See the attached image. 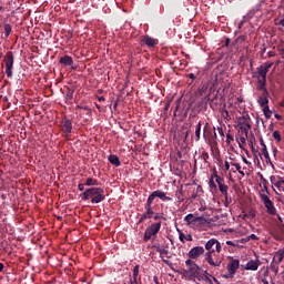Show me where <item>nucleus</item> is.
<instances>
[{
    "label": "nucleus",
    "instance_id": "obj_44",
    "mask_svg": "<svg viewBox=\"0 0 284 284\" xmlns=\"http://www.w3.org/2000/svg\"><path fill=\"white\" fill-rule=\"evenodd\" d=\"M261 199H262L263 203H267L271 201L266 194H261Z\"/></svg>",
    "mask_w": 284,
    "mask_h": 284
},
{
    "label": "nucleus",
    "instance_id": "obj_28",
    "mask_svg": "<svg viewBox=\"0 0 284 284\" xmlns=\"http://www.w3.org/2000/svg\"><path fill=\"white\" fill-rule=\"evenodd\" d=\"M262 154H263L266 163H272V159L270 158V152H267L266 145H264V148H262Z\"/></svg>",
    "mask_w": 284,
    "mask_h": 284
},
{
    "label": "nucleus",
    "instance_id": "obj_63",
    "mask_svg": "<svg viewBox=\"0 0 284 284\" xmlns=\"http://www.w3.org/2000/svg\"><path fill=\"white\" fill-rule=\"evenodd\" d=\"M237 243H243V244H245L246 242H245V237H243V239H241L240 241H237Z\"/></svg>",
    "mask_w": 284,
    "mask_h": 284
},
{
    "label": "nucleus",
    "instance_id": "obj_56",
    "mask_svg": "<svg viewBox=\"0 0 284 284\" xmlns=\"http://www.w3.org/2000/svg\"><path fill=\"white\" fill-rule=\"evenodd\" d=\"M95 108H97V110H99V112H103V108L101 105L95 104Z\"/></svg>",
    "mask_w": 284,
    "mask_h": 284
},
{
    "label": "nucleus",
    "instance_id": "obj_22",
    "mask_svg": "<svg viewBox=\"0 0 284 284\" xmlns=\"http://www.w3.org/2000/svg\"><path fill=\"white\" fill-rule=\"evenodd\" d=\"M156 252L160 253V257L162 258V261L165 263V265H170V261L163 258V256H168L170 254L169 250L165 248H161V247H156Z\"/></svg>",
    "mask_w": 284,
    "mask_h": 284
},
{
    "label": "nucleus",
    "instance_id": "obj_62",
    "mask_svg": "<svg viewBox=\"0 0 284 284\" xmlns=\"http://www.w3.org/2000/svg\"><path fill=\"white\" fill-rule=\"evenodd\" d=\"M230 43H231V40H230V38H227V39L225 40V45L227 47V45H230Z\"/></svg>",
    "mask_w": 284,
    "mask_h": 284
},
{
    "label": "nucleus",
    "instance_id": "obj_38",
    "mask_svg": "<svg viewBox=\"0 0 284 284\" xmlns=\"http://www.w3.org/2000/svg\"><path fill=\"white\" fill-rule=\"evenodd\" d=\"M275 187H277V190H280V192L284 193V186H283V182L277 181L276 183H274Z\"/></svg>",
    "mask_w": 284,
    "mask_h": 284
},
{
    "label": "nucleus",
    "instance_id": "obj_31",
    "mask_svg": "<svg viewBox=\"0 0 284 284\" xmlns=\"http://www.w3.org/2000/svg\"><path fill=\"white\" fill-rule=\"evenodd\" d=\"M180 241L181 243H185V241H192V235L191 234H183L182 232L180 233Z\"/></svg>",
    "mask_w": 284,
    "mask_h": 284
},
{
    "label": "nucleus",
    "instance_id": "obj_5",
    "mask_svg": "<svg viewBox=\"0 0 284 284\" xmlns=\"http://www.w3.org/2000/svg\"><path fill=\"white\" fill-rule=\"evenodd\" d=\"M162 222H153L151 223L144 231L143 241L148 243V241H152V239H156L159 232H161Z\"/></svg>",
    "mask_w": 284,
    "mask_h": 284
},
{
    "label": "nucleus",
    "instance_id": "obj_10",
    "mask_svg": "<svg viewBox=\"0 0 284 284\" xmlns=\"http://www.w3.org/2000/svg\"><path fill=\"white\" fill-rule=\"evenodd\" d=\"M205 254V248L203 246H194L193 248L190 250L187 253L189 260H196L201 258Z\"/></svg>",
    "mask_w": 284,
    "mask_h": 284
},
{
    "label": "nucleus",
    "instance_id": "obj_41",
    "mask_svg": "<svg viewBox=\"0 0 284 284\" xmlns=\"http://www.w3.org/2000/svg\"><path fill=\"white\" fill-rule=\"evenodd\" d=\"M139 270H140V266L135 265L134 268H133V278H138L139 277Z\"/></svg>",
    "mask_w": 284,
    "mask_h": 284
},
{
    "label": "nucleus",
    "instance_id": "obj_4",
    "mask_svg": "<svg viewBox=\"0 0 284 284\" xmlns=\"http://www.w3.org/2000/svg\"><path fill=\"white\" fill-rule=\"evenodd\" d=\"M159 205H154V200L149 195L146 202L144 203V212L141 214L138 223H145V221H150L153 214L156 212Z\"/></svg>",
    "mask_w": 284,
    "mask_h": 284
},
{
    "label": "nucleus",
    "instance_id": "obj_15",
    "mask_svg": "<svg viewBox=\"0 0 284 284\" xmlns=\"http://www.w3.org/2000/svg\"><path fill=\"white\" fill-rule=\"evenodd\" d=\"M141 43L142 45H146V48H156L159 45V41L150 36H144Z\"/></svg>",
    "mask_w": 284,
    "mask_h": 284
},
{
    "label": "nucleus",
    "instance_id": "obj_52",
    "mask_svg": "<svg viewBox=\"0 0 284 284\" xmlns=\"http://www.w3.org/2000/svg\"><path fill=\"white\" fill-rule=\"evenodd\" d=\"M231 165H233V166L235 168V170H236L237 172H240V170H241V164H239V163H231Z\"/></svg>",
    "mask_w": 284,
    "mask_h": 284
},
{
    "label": "nucleus",
    "instance_id": "obj_12",
    "mask_svg": "<svg viewBox=\"0 0 284 284\" xmlns=\"http://www.w3.org/2000/svg\"><path fill=\"white\" fill-rule=\"evenodd\" d=\"M239 267H241V262L234 257H230V262L226 266L227 272H231V274H236Z\"/></svg>",
    "mask_w": 284,
    "mask_h": 284
},
{
    "label": "nucleus",
    "instance_id": "obj_42",
    "mask_svg": "<svg viewBox=\"0 0 284 284\" xmlns=\"http://www.w3.org/2000/svg\"><path fill=\"white\" fill-rule=\"evenodd\" d=\"M202 161H204L205 163H207V159H210V154H207V152H203L201 155Z\"/></svg>",
    "mask_w": 284,
    "mask_h": 284
},
{
    "label": "nucleus",
    "instance_id": "obj_47",
    "mask_svg": "<svg viewBox=\"0 0 284 284\" xmlns=\"http://www.w3.org/2000/svg\"><path fill=\"white\" fill-rule=\"evenodd\" d=\"M231 141H234V136L232 134L226 135V143H231Z\"/></svg>",
    "mask_w": 284,
    "mask_h": 284
},
{
    "label": "nucleus",
    "instance_id": "obj_58",
    "mask_svg": "<svg viewBox=\"0 0 284 284\" xmlns=\"http://www.w3.org/2000/svg\"><path fill=\"white\" fill-rule=\"evenodd\" d=\"M242 160H243V163H245L246 165H250V161H247L245 156H243Z\"/></svg>",
    "mask_w": 284,
    "mask_h": 284
},
{
    "label": "nucleus",
    "instance_id": "obj_16",
    "mask_svg": "<svg viewBox=\"0 0 284 284\" xmlns=\"http://www.w3.org/2000/svg\"><path fill=\"white\" fill-rule=\"evenodd\" d=\"M258 267H261V260H258V257H256V260H251L246 263L244 270L250 271V272H256V270H258Z\"/></svg>",
    "mask_w": 284,
    "mask_h": 284
},
{
    "label": "nucleus",
    "instance_id": "obj_23",
    "mask_svg": "<svg viewBox=\"0 0 284 284\" xmlns=\"http://www.w3.org/2000/svg\"><path fill=\"white\" fill-rule=\"evenodd\" d=\"M72 99H74V89L68 88L67 93H65V102L72 103Z\"/></svg>",
    "mask_w": 284,
    "mask_h": 284
},
{
    "label": "nucleus",
    "instance_id": "obj_3",
    "mask_svg": "<svg viewBox=\"0 0 284 284\" xmlns=\"http://www.w3.org/2000/svg\"><path fill=\"white\" fill-rule=\"evenodd\" d=\"M186 270L183 271L184 276L191 281H201V267L197 266L195 261H185Z\"/></svg>",
    "mask_w": 284,
    "mask_h": 284
},
{
    "label": "nucleus",
    "instance_id": "obj_32",
    "mask_svg": "<svg viewBox=\"0 0 284 284\" xmlns=\"http://www.w3.org/2000/svg\"><path fill=\"white\" fill-rule=\"evenodd\" d=\"M263 112L265 119H272V110H270V106H263Z\"/></svg>",
    "mask_w": 284,
    "mask_h": 284
},
{
    "label": "nucleus",
    "instance_id": "obj_19",
    "mask_svg": "<svg viewBox=\"0 0 284 284\" xmlns=\"http://www.w3.org/2000/svg\"><path fill=\"white\" fill-rule=\"evenodd\" d=\"M62 130L65 134H71L72 133V120H63L62 121Z\"/></svg>",
    "mask_w": 284,
    "mask_h": 284
},
{
    "label": "nucleus",
    "instance_id": "obj_64",
    "mask_svg": "<svg viewBox=\"0 0 284 284\" xmlns=\"http://www.w3.org/2000/svg\"><path fill=\"white\" fill-rule=\"evenodd\" d=\"M282 57L284 58V48L280 50Z\"/></svg>",
    "mask_w": 284,
    "mask_h": 284
},
{
    "label": "nucleus",
    "instance_id": "obj_48",
    "mask_svg": "<svg viewBox=\"0 0 284 284\" xmlns=\"http://www.w3.org/2000/svg\"><path fill=\"white\" fill-rule=\"evenodd\" d=\"M216 176H221L219 175V172L216 170H213V173L211 174V179H216Z\"/></svg>",
    "mask_w": 284,
    "mask_h": 284
},
{
    "label": "nucleus",
    "instance_id": "obj_14",
    "mask_svg": "<svg viewBox=\"0 0 284 284\" xmlns=\"http://www.w3.org/2000/svg\"><path fill=\"white\" fill-rule=\"evenodd\" d=\"M257 103L261 108L270 106V91H264L257 99Z\"/></svg>",
    "mask_w": 284,
    "mask_h": 284
},
{
    "label": "nucleus",
    "instance_id": "obj_34",
    "mask_svg": "<svg viewBox=\"0 0 284 284\" xmlns=\"http://www.w3.org/2000/svg\"><path fill=\"white\" fill-rule=\"evenodd\" d=\"M247 140V136H241L239 140H237V143H239V148H241V150H243V145H245V141Z\"/></svg>",
    "mask_w": 284,
    "mask_h": 284
},
{
    "label": "nucleus",
    "instance_id": "obj_45",
    "mask_svg": "<svg viewBox=\"0 0 284 284\" xmlns=\"http://www.w3.org/2000/svg\"><path fill=\"white\" fill-rule=\"evenodd\" d=\"M235 273L227 272V274L223 275V278H234Z\"/></svg>",
    "mask_w": 284,
    "mask_h": 284
},
{
    "label": "nucleus",
    "instance_id": "obj_57",
    "mask_svg": "<svg viewBox=\"0 0 284 284\" xmlns=\"http://www.w3.org/2000/svg\"><path fill=\"white\" fill-rule=\"evenodd\" d=\"M131 284H139L138 277H133V281H131Z\"/></svg>",
    "mask_w": 284,
    "mask_h": 284
},
{
    "label": "nucleus",
    "instance_id": "obj_43",
    "mask_svg": "<svg viewBox=\"0 0 284 284\" xmlns=\"http://www.w3.org/2000/svg\"><path fill=\"white\" fill-rule=\"evenodd\" d=\"M226 245H232L233 247H239V242L237 241H226Z\"/></svg>",
    "mask_w": 284,
    "mask_h": 284
},
{
    "label": "nucleus",
    "instance_id": "obj_33",
    "mask_svg": "<svg viewBox=\"0 0 284 284\" xmlns=\"http://www.w3.org/2000/svg\"><path fill=\"white\" fill-rule=\"evenodd\" d=\"M209 187H211V190H213L214 192H216V190H219V187L216 186V182H214V179H212V178H210Z\"/></svg>",
    "mask_w": 284,
    "mask_h": 284
},
{
    "label": "nucleus",
    "instance_id": "obj_29",
    "mask_svg": "<svg viewBox=\"0 0 284 284\" xmlns=\"http://www.w3.org/2000/svg\"><path fill=\"white\" fill-rule=\"evenodd\" d=\"M3 30H4V37L8 39L10 34H12V26L9 23L3 24Z\"/></svg>",
    "mask_w": 284,
    "mask_h": 284
},
{
    "label": "nucleus",
    "instance_id": "obj_46",
    "mask_svg": "<svg viewBox=\"0 0 284 284\" xmlns=\"http://www.w3.org/2000/svg\"><path fill=\"white\" fill-rule=\"evenodd\" d=\"M224 199H225V203L227 205H230V203H232V197H230L229 193H226V196H224Z\"/></svg>",
    "mask_w": 284,
    "mask_h": 284
},
{
    "label": "nucleus",
    "instance_id": "obj_8",
    "mask_svg": "<svg viewBox=\"0 0 284 284\" xmlns=\"http://www.w3.org/2000/svg\"><path fill=\"white\" fill-rule=\"evenodd\" d=\"M272 65H274V62H265L257 68L253 77H255V79H267V72H270Z\"/></svg>",
    "mask_w": 284,
    "mask_h": 284
},
{
    "label": "nucleus",
    "instance_id": "obj_21",
    "mask_svg": "<svg viewBox=\"0 0 284 284\" xmlns=\"http://www.w3.org/2000/svg\"><path fill=\"white\" fill-rule=\"evenodd\" d=\"M283 258H284V248L278 250L277 252L274 253L273 261H275L276 265H281V263H283Z\"/></svg>",
    "mask_w": 284,
    "mask_h": 284
},
{
    "label": "nucleus",
    "instance_id": "obj_30",
    "mask_svg": "<svg viewBox=\"0 0 284 284\" xmlns=\"http://www.w3.org/2000/svg\"><path fill=\"white\" fill-rule=\"evenodd\" d=\"M201 128L202 123L199 122L195 126V141H201Z\"/></svg>",
    "mask_w": 284,
    "mask_h": 284
},
{
    "label": "nucleus",
    "instance_id": "obj_18",
    "mask_svg": "<svg viewBox=\"0 0 284 284\" xmlns=\"http://www.w3.org/2000/svg\"><path fill=\"white\" fill-rule=\"evenodd\" d=\"M59 63L60 65L70 67V65H74V60L70 55H63L60 58Z\"/></svg>",
    "mask_w": 284,
    "mask_h": 284
},
{
    "label": "nucleus",
    "instance_id": "obj_13",
    "mask_svg": "<svg viewBox=\"0 0 284 284\" xmlns=\"http://www.w3.org/2000/svg\"><path fill=\"white\" fill-rule=\"evenodd\" d=\"M153 201H155L156 199H159L160 201H172V197L165 195V192L161 191V190H156L153 191L150 195H149Z\"/></svg>",
    "mask_w": 284,
    "mask_h": 284
},
{
    "label": "nucleus",
    "instance_id": "obj_26",
    "mask_svg": "<svg viewBox=\"0 0 284 284\" xmlns=\"http://www.w3.org/2000/svg\"><path fill=\"white\" fill-rule=\"evenodd\" d=\"M84 185L92 187L94 185H99V181L97 179L93 178H88L84 182Z\"/></svg>",
    "mask_w": 284,
    "mask_h": 284
},
{
    "label": "nucleus",
    "instance_id": "obj_2",
    "mask_svg": "<svg viewBox=\"0 0 284 284\" xmlns=\"http://www.w3.org/2000/svg\"><path fill=\"white\" fill-rule=\"evenodd\" d=\"M82 201H90L91 203H102V201H105V190L103 187H90L87 189L82 194H81Z\"/></svg>",
    "mask_w": 284,
    "mask_h": 284
},
{
    "label": "nucleus",
    "instance_id": "obj_40",
    "mask_svg": "<svg viewBox=\"0 0 284 284\" xmlns=\"http://www.w3.org/2000/svg\"><path fill=\"white\" fill-rule=\"evenodd\" d=\"M215 183H217V185H223L225 183V178H221V175L216 176Z\"/></svg>",
    "mask_w": 284,
    "mask_h": 284
},
{
    "label": "nucleus",
    "instance_id": "obj_6",
    "mask_svg": "<svg viewBox=\"0 0 284 284\" xmlns=\"http://www.w3.org/2000/svg\"><path fill=\"white\" fill-rule=\"evenodd\" d=\"M237 128H240V132H242V134L248 136L250 130H252V119L250 118V114L246 113L237 118Z\"/></svg>",
    "mask_w": 284,
    "mask_h": 284
},
{
    "label": "nucleus",
    "instance_id": "obj_59",
    "mask_svg": "<svg viewBox=\"0 0 284 284\" xmlns=\"http://www.w3.org/2000/svg\"><path fill=\"white\" fill-rule=\"evenodd\" d=\"M189 79L194 80V79H196V75H194V73H190V74H189Z\"/></svg>",
    "mask_w": 284,
    "mask_h": 284
},
{
    "label": "nucleus",
    "instance_id": "obj_39",
    "mask_svg": "<svg viewBox=\"0 0 284 284\" xmlns=\"http://www.w3.org/2000/svg\"><path fill=\"white\" fill-rule=\"evenodd\" d=\"M276 225H277L278 234H281V236H283V234H284V224L277 223Z\"/></svg>",
    "mask_w": 284,
    "mask_h": 284
},
{
    "label": "nucleus",
    "instance_id": "obj_60",
    "mask_svg": "<svg viewBox=\"0 0 284 284\" xmlns=\"http://www.w3.org/2000/svg\"><path fill=\"white\" fill-rule=\"evenodd\" d=\"M278 26H282V28H284V18L280 20Z\"/></svg>",
    "mask_w": 284,
    "mask_h": 284
},
{
    "label": "nucleus",
    "instance_id": "obj_50",
    "mask_svg": "<svg viewBox=\"0 0 284 284\" xmlns=\"http://www.w3.org/2000/svg\"><path fill=\"white\" fill-rule=\"evenodd\" d=\"M78 190H80V192H83V190H85V183H80L78 185Z\"/></svg>",
    "mask_w": 284,
    "mask_h": 284
},
{
    "label": "nucleus",
    "instance_id": "obj_20",
    "mask_svg": "<svg viewBox=\"0 0 284 284\" xmlns=\"http://www.w3.org/2000/svg\"><path fill=\"white\" fill-rule=\"evenodd\" d=\"M264 205L271 216H276V207L274 206V202H272V200L268 202H264Z\"/></svg>",
    "mask_w": 284,
    "mask_h": 284
},
{
    "label": "nucleus",
    "instance_id": "obj_49",
    "mask_svg": "<svg viewBox=\"0 0 284 284\" xmlns=\"http://www.w3.org/2000/svg\"><path fill=\"white\" fill-rule=\"evenodd\" d=\"M247 20H245V18H243V20L240 21L239 23V29L241 30V28H243V26H245Z\"/></svg>",
    "mask_w": 284,
    "mask_h": 284
},
{
    "label": "nucleus",
    "instance_id": "obj_36",
    "mask_svg": "<svg viewBox=\"0 0 284 284\" xmlns=\"http://www.w3.org/2000/svg\"><path fill=\"white\" fill-rule=\"evenodd\" d=\"M151 219H153V221H161V219H163V215H161V213L159 212H154L151 216Z\"/></svg>",
    "mask_w": 284,
    "mask_h": 284
},
{
    "label": "nucleus",
    "instance_id": "obj_11",
    "mask_svg": "<svg viewBox=\"0 0 284 284\" xmlns=\"http://www.w3.org/2000/svg\"><path fill=\"white\" fill-rule=\"evenodd\" d=\"M75 110H77V114H79V116L81 119H84V121H88V118H84V116H91L92 115V109L89 108V106L78 105V106H75Z\"/></svg>",
    "mask_w": 284,
    "mask_h": 284
},
{
    "label": "nucleus",
    "instance_id": "obj_17",
    "mask_svg": "<svg viewBox=\"0 0 284 284\" xmlns=\"http://www.w3.org/2000/svg\"><path fill=\"white\" fill-rule=\"evenodd\" d=\"M256 90L258 92H268L267 91V79L257 78V88H256Z\"/></svg>",
    "mask_w": 284,
    "mask_h": 284
},
{
    "label": "nucleus",
    "instance_id": "obj_37",
    "mask_svg": "<svg viewBox=\"0 0 284 284\" xmlns=\"http://www.w3.org/2000/svg\"><path fill=\"white\" fill-rule=\"evenodd\" d=\"M273 139H275V141H277V143H281V141H282L281 132L280 131H274L273 132Z\"/></svg>",
    "mask_w": 284,
    "mask_h": 284
},
{
    "label": "nucleus",
    "instance_id": "obj_61",
    "mask_svg": "<svg viewBox=\"0 0 284 284\" xmlns=\"http://www.w3.org/2000/svg\"><path fill=\"white\" fill-rule=\"evenodd\" d=\"M98 101H105V97H103V95L98 97Z\"/></svg>",
    "mask_w": 284,
    "mask_h": 284
},
{
    "label": "nucleus",
    "instance_id": "obj_35",
    "mask_svg": "<svg viewBox=\"0 0 284 284\" xmlns=\"http://www.w3.org/2000/svg\"><path fill=\"white\" fill-rule=\"evenodd\" d=\"M270 268L272 272H278V264H276V260L271 262Z\"/></svg>",
    "mask_w": 284,
    "mask_h": 284
},
{
    "label": "nucleus",
    "instance_id": "obj_1",
    "mask_svg": "<svg viewBox=\"0 0 284 284\" xmlns=\"http://www.w3.org/2000/svg\"><path fill=\"white\" fill-rule=\"evenodd\" d=\"M205 254L204 260L211 267H221V263H223V257H220L223 246L221 242L216 239H211L205 244Z\"/></svg>",
    "mask_w": 284,
    "mask_h": 284
},
{
    "label": "nucleus",
    "instance_id": "obj_9",
    "mask_svg": "<svg viewBox=\"0 0 284 284\" xmlns=\"http://www.w3.org/2000/svg\"><path fill=\"white\" fill-rule=\"evenodd\" d=\"M4 62H6L4 73L9 79H12V68L14 65V55L12 54V51L7 52Z\"/></svg>",
    "mask_w": 284,
    "mask_h": 284
},
{
    "label": "nucleus",
    "instance_id": "obj_54",
    "mask_svg": "<svg viewBox=\"0 0 284 284\" xmlns=\"http://www.w3.org/2000/svg\"><path fill=\"white\" fill-rule=\"evenodd\" d=\"M224 168L226 171H230V162L225 161L224 162Z\"/></svg>",
    "mask_w": 284,
    "mask_h": 284
},
{
    "label": "nucleus",
    "instance_id": "obj_27",
    "mask_svg": "<svg viewBox=\"0 0 284 284\" xmlns=\"http://www.w3.org/2000/svg\"><path fill=\"white\" fill-rule=\"evenodd\" d=\"M219 190L222 196H227V190H230V186H227L226 183L224 182L223 184L219 185Z\"/></svg>",
    "mask_w": 284,
    "mask_h": 284
},
{
    "label": "nucleus",
    "instance_id": "obj_51",
    "mask_svg": "<svg viewBox=\"0 0 284 284\" xmlns=\"http://www.w3.org/2000/svg\"><path fill=\"white\" fill-rule=\"evenodd\" d=\"M248 239H250L251 241H258V236H256V234H251V235H248Z\"/></svg>",
    "mask_w": 284,
    "mask_h": 284
},
{
    "label": "nucleus",
    "instance_id": "obj_55",
    "mask_svg": "<svg viewBox=\"0 0 284 284\" xmlns=\"http://www.w3.org/2000/svg\"><path fill=\"white\" fill-rule=\"evenodd\" d=\"M267 54H268V57H270V58H272V57H276V52H274V51H268V53H267Z\"/></svg>",
    "mask_w": 284,
    "mask_h": 284
},
{
    "label": "nucleus",
    "instance_id": "obj_7",
    "mask_svg": "<svg viewBox=\"0 0 284 284\" xmlns=\"http://www.w3.org/2000/svg\"><path fill=\"white\" fill-rule=\"evenodd\" d=\"M184 222L190 227H203L207 223V220L203 216H196L190 213L184 217Z\"/></svg>",
    "mask_w": 284,
    "mask_h": 284
},
{
    "label": "nucleus",
    "instance_id": "obj_24",
    "mask_svg": "<svg viewBox=\"0 0 284 284\" xmlns=\"http://www.w3.org/2000/svg\"><path fill=\"white\" fill-rule=\"evenodd\" d=\"M109 162L111 165H115V168H120L121 165V160L116 155H109Z\"/></svg>",
    "mask_w": 284,
    "mask_h": 284
},
{
    "label": "nucleus",
    "instance_id": "obj_53",
    "mask_svg": "<svg viewBox=\"0 0 284 284\" xmlns=\"http://www.w3.org/2000/svg\"><path fill=\"white\" fill-rule=\"evenodd\" d=\"M274 116H275V119H276L277 121H281V120L283 119V115H281V114H278V113H275Z\"/></svg>",
    "mask_w": 284,
    "mask_h": 284
},
{
    "label": "nucleus",
    "instance_id": "obj_25",
    "mask_svg": "<svg viewBox=\"0 0 284 284\" xmlns=\"http://www.w3.org/2000/svg\"><path fill=\"white\" fill-rule=\"evenodd\" d=\"M204 278H205L206 283L212 284V281H214V283L219 284V280H216V277L212 276V274L207 273V271L204 272Z\"/></svg>",
    "mask_w": 284,
    "mask_h": 284
}]
</instances>
